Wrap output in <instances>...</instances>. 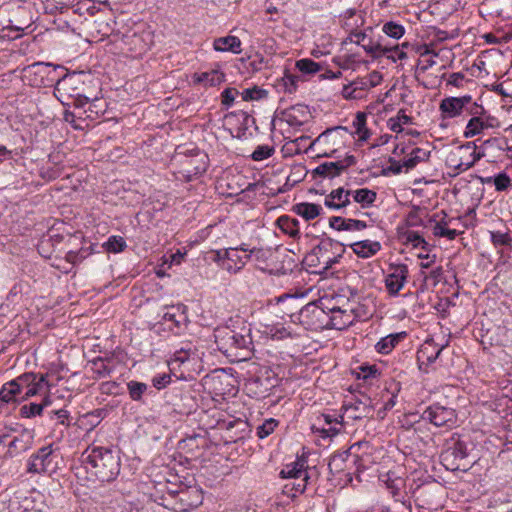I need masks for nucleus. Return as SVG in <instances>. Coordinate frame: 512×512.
I'll return each instance as SVG.
<instances>
[{
	"label": "nucleus",
	"mask_w": 512,
	"mask_h": 512,
	"mask_svg": "<svg viewBox=\"0 0 512 512\" xmlns=\"http://www.w3.org/2000/svg\"><path fill=\"white\" fill-rule=\"evenodd\" d=\"M86 469L101 482L114 481L120 473V457L108 447L94 446L82 454Z\"/></svg>",
	"instance_id": "f257e3e1"
},
{
	"label": "nucleus",
	"mask_w": 512,
	"mask_h": 512,
	"mask_svg": "<svg viewBox=\"0 0 512 512\" xmlns=\"http://www.w3.org/2000/svg\"><path fill=\"white\" fill-rule=\"evenodd\" d=\"M27 71L40 77L39 85L55 86L61 95L67 93L75 84V77L64 73V67L46 62H35L27 67Z\"/></svg>",
	"instance_id": "f03ea898"
},
{
	"label": "nucleus",
	"mask_w": 512,
	"mask_h": 512,
	"mask_svg": "<svg viewBox=\"0 0 512 512\" xmlns=\"http://www.w3.org/2000/svg\"><path fill=\"white\" fill-rule=\"evenodd\" d=\"M349 135H353V132H350L346 127L328 128L313 140L304 151L317 150V157H334L336 152L344 147L345 138Z\"/></svg>",
	"instance_id": "7ed1b4c3"
},
{
	"label": "nucleus",
	"mask_w": 512,
	"mask_h": 512,
	"mask_svg": "<svg viewBox=\"0 0 512 512\" xmlns=\"http://www.w3.org/2000/svg\"><path fill=\"white\" fill-rule=\"evenodd\" d=\"M215 339L219 350L228 355H237L238 351L249 353L253 345L249 332H237L229 327L216 329Z\"/></svg>",
	"instance_id": "20e7f679"
},
{
	"label": "nucleus",
	"mask_w": 512,
	"mask_h": 512,
	"mask_svg": "<svg viewBox=\"0 0 512 512\" xmlns=\"http://www.w3.org/2000/svg\"><path fill=\"white\" fill-rule=\"evenodd\" d=\"M179 162L180 169L177 172V179L190 182L206 172L208 156L203 151L195 149L190 154H185Z\"/></svg>",
	"instance_id": "39448f33"
},
{
	"label": "nucleus",
	"mask_w": 512,
	"mask_h": 512,
	"mask_svg": "<svg viewBox=\"0 0 512 512\" xmlns=\"http://www.w3.org/2000/svg\"><path fill=\"white\" fill-rule=\"evenodd\" d=\"M57 454L52 445H47L38 449V451L31 455L27 471L29 473H53L57 468Z\"/></svg>",
	"instance_id": "423d86ee"
},
{
	"label": "nucleus",
	"mask_w": 512,
	"mask_h": 512,
	"mask_svg": "<svg viewBox=\"0 0 512 512\" xmlns=\"http://www.w3.org/2000/svg\"><path fill=\"white\" fill-rule=\"evenodd\" d=\"M421 418L436 427L451 429L457 422L455 409L434 403L428 406L422 413Z\"/></svg>",
	"instance_id": "0eeeda50"
},
{
	"label": "nucleus",
	"mask_w": 512,
	"mask_h": 512,
	"mask_svg": "<svg viewBox=\"0 0 512 512\" xmlns=\"http://www.w3.org/2000/svg\"><path fill=\"white\" fill-rule=\"evenodd\" d=\"M328 318L326 307H321L317 302H310L303 306L298 314L299 322L307 329L317 330L325 327Z\"/></svg>",
	"instance_id": "6e6552de"
},
{
	"label": "nucleus",
	"mask_w": 512,
	"mask_h": 512,
	"mask_svg": "<svg viewBox=\"0 0 512 512\" xmlns=\"http://www.w3.org/2000/svg\"><path fill=\"white\" fill-rule=\"evenodd\" d=\"M351 41L360 45L367 54H369L373 58H380L383 55H386L388 52L392 50L398 51V45L393 47L383 45L381 42L373 41L371 37H369L364 32H355L351 34Z\"/></svg>",
	"instance_id": "1a4fd4ad"
},
{
	"label": "nucleus",
	"mask_w": 512,
	"mask_h": 512,
	"mask_svg": "<svg viewBox=\"0 0 512 512\" xmlns=\"http://www.w3.org/2000/svg\"><path fill=\"white\" fill-rule=\"evenodd\" d=\"M408 266L406 264H390L385 278V287L391 296L398 295L408 278Z\"/></svg>",
	"instance_id": "9d476101"
},
{
	"label": "nucleus",
	"mask_w": 512,
	"mask_h": 512,
	"mask_svg": "<svg viewBox=\"0 0 512 512\" xmlns=\"http://www.w3.org/2000/svg\"><path fill=\"white\" fill-rule=\"evenodd\" d=\"M178 510L180 512H188L197 508L203 502L202 491L197 487H185L176 492Z\"/></svg>",
	"instance_id": "9b49d317"
},
{
	"label": "nucleus",
	"mask_w": 512,
	"mask_h": 512,
	"mask_svg": "<svg viewBox=\"0 0 512 512\" xmlns=\"http://www.w3.org/2000/svg\"><path fill=\"white\" fill-rule=\"evenodd\" d=\"M507 142L503 137H490L482 141V158L487 162L496 163L505 157Z\"/></svg>",
	"instance_id": "f8f14e48"
},
{
	"label": "nucleus",
	"mask_w": 512,
	"mask_h": 512,
	"mask_svg": "<svg viewBox=\"0 0 512 512\" xmlns=\"http://www.w3.org/2000/svg\"><path fill=\"white\" fill-rule=\"evenodd\" d=\"M442 492V486L439 482L433 480L427 483L418 485L413 491L415 501L420 502V505H431L437 500V496Z\"/></svg>",
	"instance_id": "ddd939ff"
},
{
	"label": "nucleus",
	"mask_w": 512,
	"mask_h": 512,
	"mask_svg": "<svg viewBox=\"0 0 512 512\" xmlns=\"http://www.w3.org/2000/svg\"><path fill=\"white\" fill-rule=\"evenodd\" d=\"M310 116L308 107L303 104H296L280 111V118L292 127L302 126L309 120Z\"/></svg>",
	"instance_id": "4468645a"
},
{
	"label": "nucleus",
	"mask_w": 512,
	"mask_h": 512,
	"mask_svg": "<svg viewBox=\"0 0 512 512\" xmlns=\"http://www.w3.org/2000/svg\"><path fill=\"white\" fill-rule=\"evenodd\" d=\"M345 410L351 412L350 417L354 420L373 417L374 405L372 399L363 395L362 398H357L353 402L345 405Z\"/></svg>",
	"instance_id": "2eb2a0df"
},
{
	"label": "nucleus",
	"mask_w": 512,
	"mask_h": 512,
	"mask_svg": "<svg viewBox=\"0 0 512 512\" xmlns=\"http://www.w3.org/2000/svg\"><path fill=\"white\" fill-rule=\"evenodd\" d=\"M239 251L248 252V246L242 244L240 247L229 248L224 250L226 260L222 263V268L230 273H237L246 264L249 259H245L244 255H240Z\"/></svg>",
	"instance_id": "dca6fc26"
},
{
	"label": "nucleus",
	"mask_w": 512,
	"mask_h": 512,
	"mask_svg": "<svg viewBox=\"0 0 512 512\" xmlns=\"http://www.w3.org/2000/svg\"><path fill=\"white\" fill-rule=\"evenodd\" d=\"M152 38L150 31H134L131 34L125 35V43L130 47L131 51L141 55L150 49Z\"/></svg>",
	"instance_id": "f3484780"
},
{
	"label": "nucleus",
	"mask_w": 512,
	"mask_h": 512,
	"mask_svg": "<svg viewBox=\"0 0 512 512\" xmlns=\"http://www.w3.org/2000/svg\"><path fill=\"white\" fill-rule=\"evenodd\" d=\"M326 309L331 313V315L328 314V318L325 321L326 328L343 330L352 325L354 318L346 310H342L339 307H326Z\"/></svg>",
	"instance_id": "a211bd4d"
},
{
	"label": "nucleus",
	"mask_w": 512,
	"mask_h": 512,
	"mask_svg": "<svg viewBox=\"0 0 512 512\" xmlns=\"http://www.w3.org/2000/svg\"><path fill=\"white\" fill-rule=\"evenodd\" d=\"M332 245L331 238L322 239L320 243L304 257V263L310 268H319V272H323L321 256H324V251H330Z\"/></svg>",
	"instance_id": "6ab92c4d"
},
{
	"label": "nucleus",
	"mask_w": 512,
	"mask_h": 512,
	"mask_svg": "<svg viewBox=\"0 0 512 512\" xmlns=\"http://www.w3.org/2000/svg\"><path fill=\"white\" fill-rule=\"evenodd\" d=\"M466 456L467 455L465 453L464 446L461 443H456L453 447H450L442 452L440 459L441 463L446 467V469L455 471L459 470L461 465L454 463V460H463L466 458Z\"/></svg>",
	"instance_id": "aec40b11"
},
{
	"label": "nucleus",
	"mask_w": 512,
	"mask_h": 512,
	"mask_svg": "<svg viewBox=\"0 0 512 512\" xmlns=\"http://www.w3.org/2000/svg\"><path fill=\"white\" fill-rule=\"evenodd\" d=\"M475 142H468L466 145L459 147V163L457 168L462 171L469 169L478 159L480 152L476 151Z\"/></svg>",
	"instance_id": "412c9836"
},
{
	"label": "nucleus",
	"mask_w": 512,
	"mask_h": 512,
	"mask_svg": "<svg viewBox=\"0 0 512 512\" xmlns=\"http://www.w3.org/2000/svg\"><path fill=\"white\" fill-rule=\"evenodd\" d=\"M329 226L336 231H361L367 227L365 221L332 216L329 219Z\"/></svg>",
	"instance_id": "4be33fe9"
},
{
	"label": "nucleus",
	"mask_w": 512,
	"mask_h": 512,
	"mask_svg": "<svg viewBox=\"0 0 512 512\" xmlns=\"http://www.w3.org/2000/svg\"><path fill=\"white\" fill-rule=\"evenodd\" d=\"M351 190H345L340 187L336 190L331 191L329 195L325 197L324 204L330 209L339 210L350 204Z\"/></svg>",
	"instance_id": "5701e85b"
},
{
	"label": "nucleus",
	"mask_w": 512,
	"mask_h": 512,
	"mask_svg": "<svg viewBox=\"0 0 512 512\" xmlns=\"http://www.w3.org/2000/svg\"><path fill=\"white\" fill-rule=\"evenodd\" d=\"M386 476V488L388 489L392 498L396 502H401L404 504L406 502V493L404 491L405 480L402 477H392L390 473H388Z\"/></svg>",
	"instance_id": "b1692460"
},
{
	"label": "nucleus",
	"mask_w": 512,
	"mask_h": 512,
	"mask_svg": "<svg viewBox=\"0 0 512 512\" xmlns=\"http://www.w3.org/2000/svg\"><path fill=\"white\" fill-rule=\"evenodd\" d=\"M353 252L361 258H370L381 250L378 241L363 240L350 245Z\"/></svg>",
	"instance_id": "393cba45"
},
{
	"label": "nucleus",
	"mask_w": 512,
	"mask_h": 512,
	"mask_svg": "<svg viewBox=\"0 0 512 512\" xmlns=\"http://www.w3.org/2000/svg\"><path fill=\"white\" fill-rule=\"evenodd\" d=\"M213 48L219 52L241 53V40L236 36H225L216 38L213 42Z\"/></svg>",
	"instance_id": "a878e982"
},
{
	"label": "nucleus",
	"mask_w": 512,
	"mask_h": 512,
	"mask_svg": "<svg viewBox=\"0 0 512 512\" xmlns=\"http://www.w3.org/2000/svg\"><path fill=\"white\" fill-rule=\"evenodd\" d=\"M31 435L29 432H22L19 436H14L10 442L8 443V451L9 456H14L25 452L31 446Z\"/></svg>",
	"instance_id": "bb28decb"
},
{
	"label": "nucleus",
	"mask_w": 512,
	"mask_h": 512,
	"mask_svg": "<svg viewBox=\"0 0 512 512\" xmlns=\"http://www.w3.org/2000/svg\"><path fill=\"white\" fill-rule=\"evenodd\" d=\"M292 211L303 217L306 221H309L318 217L322 213L323 208L319 204L302 202L295 204L292 207Z\"/></svg>",
	"instance_id": "cd10ccee"
},
{
	"label": "nucleus",
	"mask_w": 512,
	"mask_h": 512,
	"mask_svg": "<svg viewBox=\"0 0 512 512\" xmlns=\"http://www.w3.org/2000/svg\"><path fill=\"white\" fill-rule=\"evenodd\" d=\"M342 174V166L338 165V162H325L317 166L313 171L312 175L314 178H335Z\"/></svg>",
	"instance_id": "c85d7f7f"
},
{
	"label": "nucleus",
	"mask_w": 512,
	"mask_h": 512,
	"mask_svg": "<svg viewBox=\"0 0 512 512\" xmlns=\"http://www.w3.org/2000/svg\"><path fill=\"white\" fill-rule=\"evenodd\" d=\"M405 337V333H395L381 338L375 345V349L380 354H389L401 339Z\"/></svg>",
	"instance_id": "c756f323"
},
{
	"label": "nucleus",
	"mask_w": 512,
	"mask_h": 512,
	"mask_svg": "<svg viewBox=\"0 0 512 512\" xmlns=\"http://www.w3.org/2000/svg\"><path fill=\"white\" fill-rule=\"evenodd\" d=\"M277 225L282 232L293 238L300 235L299 220L288 215H282L277 219Z\"/></svg>",
	"instance_id": "7c9ffc66"
},
{
	"label": "nucleus",
	"mask_w": 512,
	"mask_h": 512,
	"mask_svg": "<svg viewBox=\"0 0 512 512\" xmlns=\"http://www.w3.org/2000/svg\"><path fill=\"white\" fill-rule=\"evenodd\" d=\"M332 246L331 250L334 248L336 250H339L338 253H334V255H330V251H324V256H321L322 258V264H323V272L329 270L332 268L336 263L339 262L340 258L342 257L343 253L345 252V248L343 244L340 242L332 239Z\"/></svg>",
	"instance_id": "2f4dec72"
},
{
	"label": "nucleus",
	"mask_w": 512,
	"mask_h": 512,
	"mask_svg": "<svg viewBox=\"0 0 512 512\" xmlns=\"http://www.w3.org/2000/svg\"><path fill=\"white\" fill-rule=\"evenodd\" d=\"M493 185L498 192L506 191L511 187V178L505 172H500L495 176L482 177V185Z\"/></svg>",
	"instance_id": "473e14b6"
},
{
	"label": "nucleus",
	"mask_w": 512,
	"mask_h": 512,
	"mask_svg": "<svg viewBox=\"0 0 512 512\" xmlns=\"http://www.w3.org/2000/svg\"><path fill=\"white\" fill-rule=\"evenodd\" d=\"M195 82L203 84L204 86H217L225 81V74L218 71L212 70L209 72H203L201 74H195Z\"/></svg>",
	"instance_id": "72a5a7b5"
},
{
	"label": "nucleus",
	"mask_w": 512,
	"mask_h": 512,
	"mask_svg": "<svg viewBox=\"0 0 512 512\" xmlns=\"http://www.w3.org/2000/svg\"><path fill=\"white\" fill-rule=\"evenodd\" d=\"M462 109V102L456 97H447L440 103L441 112L449 118L459 115Z\"/></svg>",
	"instance_id": "f704fd0d"
},
{
	"label": "nucleus",
	"mask_w": 512,
	"mask_h": 512,
	"mask_svg": "<svg viewBox=\"0 0 512 512\" xmlns=\"http://www.w3.org/2000/svg\"><path fill=\"white\" fill-rule=\"evenodd\" d=\"M306 464L307 460L305 458H298L297 461L286 465L285 468L280 472V475L282 478L299 479Z\"/></svg>",
	"instance_id": "c9c22d12"
},
{
	"label": "nucleus",
	"mask_w": 512,
	"mask_h": 512,
	"mask_svg": "<svg viewBox=\"0 0 512 512\" xmlns=\"http://www.w3.org/2000/svg\"><path fill=\"white\" fill-rule=\"evenodd\" d=\"M443 347H436L432 343L426 342L418 352V360H426L428 363H433L439 357Z\"/></svg>",
	"instance_id": "e433bc0d"
},
{
	"label": "nucleus",
	"mask_w": 512,
	"mask_h": 512,
	"mask_svg": "<svg viewBox=\"0 0 512 512\" xmlns=\"http://www.w3.org/2000/svg\"><path fill=\"white\" fill-rule=\"evenodd\" d=\"M475 70L480 71V66L474 65L470 70H467L466 74L461 73V72L452 73L449 76L447 84L453 85L455 87H463L464 82L465 83H474V81L471 80L467 74H469L470 76H474Z\"/></svg>",
	"instance_id": "4c0bfd02"
},
{
	"label": "nucleus",
	"mask_w": 512,
	"mask_h": 512,
	"mask_svg": "<svg viewBox=\"0 0 512 512\" xmlns=\"http://www.w3.org/2000/svg\"><path fill=\"white\" fill-rule=\"evenodd\" d=\"M353 199L356 203H360L362 207H366L371 205L376 200V192L368 189L361 188L355 191H352Z\"/></svg>",
	"instance_id": "58836bf2"
},
{
	"label": "nucleus",
	"mask_w": 512,
	"mask_h": 512,
	"mask_svg": "<svg viewBox=\"0 0 512 512\" xmlns=\"http://www.w3.org/2000/svg\"><path fill=\"white\" fill-rule=\"evenodd\" d=\"M452 220L449 222L439 221L435 223L433 228V233L438 237H446L450 240L455 239V237L459 234V231L455 228H451L449 225Z\"/></svg>",
	"instance_id": "ea45409f"
},
{
	"label": "nucleus",
	"mask_w": 512,
	"mask_h": 512,
	"mask_svg": "<svg viewBox=\"0 0 512 512\" xmlns=\"http://www.w3.org/2000/svg\"><path fill=\"white\" fill-rule=\"evenodd\" d=\"M19 394V385L13 381L7 382L0 390V401L5 403L16 401Z\"/></svg>",
	"instance_id": "a19ab883"
},
{
	"label": "nucleus",
	"mask_w": 512,
	"mask_h": 512,
	"mask_svg": "<svg viewBox=\"0 0 512 512\" xmlns=\"http://www.w3.org/2000/svg\"><path fill=\"white\" fill-rule=\"evenodd\" d=\"M184 310H185L184 306H178L177 307V311L179 312L178 314L176 312L168 311L164 314L163 318L165 321L172 322L175 325V327L180 329L182 326H186V322H187V316H186Z\"/></svg>",
	"instance_id": "79ce46f5"
},
{
	"label": "nucleus",
	"mask_w": 512,
	"mask_h": 512,
	"mask_svg": "<svg viewBox=\"0 0 512 512\" xmlns=\"http://www.w3.org/2000/svg\"><path fill=\"white\" fill-rule=\"evenodd\" d=\"M295 67L303 74L312 75L321 70V66L319 63L313 61L309 58H303L297 60L295 63Z\"/></svg>",
	"instance_id": "37998d69"
},
{
	"label": "nucleus",
	"mask_w": 512,
	"mask_h": 512,
	"mask_svg": "<svg viewBox=\"0 0 512 512\" xmlns=\"http://www.w3.org/2000/svg\"><path fill=\"white\" fill-rule=\"evenodd\" d=\"M309 139V137L301 136L296 138L295 140L287 142L282 147V152L284 153V156H293L296 154H300L302 151V143L306 142Z\"/></svg>",
	"instance_id": "c03bdc74"
},
{
	"label": "nucleus",
	"mask_w": 512,
	"mask_h": 512,
	"mask_svg": "<svg viewBox=\"0 0 512 512\" xmlns=\"http://www.w3.org/2000/svg\"><path fill=\"white\" fill-rule=\"evenodd\" d=\"M284 91L286 93L292 94L295 93L298 88V82L300 81V76L292 74L289 70L285 69L284 75L282 77Z\"/></svg>",
	"instance_id": "a18cd8bd"
},
{
	"label": "nucleus",
	"mask_w": 512,
	"mask_h": 512,
	"mask_svg": "<svg viewBox=\"0 0 512 512\" xmlns=\"http://www.w3.org/2000/svg\"><path fill=\"white\" fill-rule=\"evenodd\" d=\"M105 249L111 253L122 252L126 247V241L121 236H110L104 244Z\"/></svg>",
	"instance_id": "49530a36"
},
{
	"label": "nucleus",
	"mask_w": 512,
	"mask_h": 512,
	"mask_svg": "<svg viewBox=\"0 0 512 512\" xmlns=\"http://www.w3.org/2000/svg\"><path fill=\"white\" fill-rule=\"evenodd\" d=\"M127 388L130 398L134 401H140L147 390V385L138 381H130L127 383Z\"/></svg>",
	"instance_id": "de8ad7c7"
},
{
	"label": "nucleus",
	"mask_w": 512,
	"mask_h": 512,
	"mask_svg": "<svg viewBox=\"0 0 512 512\" xmlns=\"http://www.w3.org/2000/svg\"><path fill=\"white\" fill-rule=\"evenodd\" d=\"M503 444L504 443L501 438L494 435H490L485 439L484 444L482 445V450L484 449L491 454H494L496 452L500 454L503 452Z\"/></svg>",
	"instance_id": "09e8293b"
},
{
	"label": "nucleus",
	"mask_w": 512,
	"mask_h": 512,
	"mask_svg": "<svg viewBox=\"0 0 512 512\" xmlns=\"http://www.w3.org/2000/svg\"><path fill=\"white\" fill-rule=\"evenodd\" d=\"M248 252V254L244 255V258L253 260L259 264L265 263L267 259L271 256L270 250L263 248H253L251 250L248 249Z\"/></svg>",
	"instance_id": "8fccbe9b"
},
{
	"label": "nucleus",
	"mask_w": 512,
	"mask_h": 512,
	"mask_svg": "<svg viewBox=\"0 0 512 512\" xmlns=\"http://www.w3.org/2000/svg\"><path fill=\"white\" fill-rule=\"evenodd\" d=\"M50 402L48 399H44L42 403H30L29 405H24L21 407V414L25 417H34L36 415H40L43 408L47 406Z\"/></svg>",
	"instance_id": "3c124183"
},
{
	"label": "nucleus",
	"mask_w": 512,
	"mask_h": 512,
	"mask_svg": "<svg viewBox=\"0 0 512 512\" xmlns=\"http://www.w3.org/2000/svg\"><path fill=\"white\" fill-rule=\"evenodd\" d=\"M382 30L387 36L394 39H400L405 32V29L402 25L392 21L385 23Z\"/></svg>",
	"instance_id": "603ef678"
},
{
	"label": "nucleus",
	"mask_w": 512,
	"mask_h": 512,
	"mask_svg": "<svg viewBox=\"0 0 512 512\" xmlns=\"http://www.w3.org/2000/svg\"><path fill=\"white\" fill-rule=\"evenodd\" d=\"M266 96H267V91L259 88L258 86H254L252 88L245 89L241 93V97L244 101L260 100Z\"/></svg>",
	"instance_id": "864d4df0"
},
{
	"label": "nucleus",
	"mask_w": 512,
	"mask_h": 512,
	"mask_svg": "<svg viewBox=\"0 0 512 512\" xmlns=\"http://www.w3.org/2000/svg\"><path fill=\"white\" fill-rule=\"evenodd\" d=\"M277 425L278 422L273 418L265 420L260 426H258L257 436L261 439L266 438L275 430Z\"/></svg>",
	"instance_id": "5fc2aeb1"
},
{
	"label": "nucleus",
	"mask_w": 512,
	"mask_h": 512,
	"mask_svg": "<svg viewBox=\"0 0 512 512\" xmlns=\"http://www.w3.org/2000/svg\"><path fill=\"white\" fill-rule=\"evenodd\" d=\"M274 151V147L272 146L259 145L254 150L251 157L254 161H262L272 156Z\"/></svg>",
	"instance_id": "6e6d98bb"
},
{
	"label": "nucleus",
	"mask_w": 512,
	"mask_h": 512,
	"mask_svg": "<svg viewBox=\"0 0 512 512\" xmlns=\"http://www.w3.org/2000/svg\"><path fill=\"white\" fill-rule=\"evenodd\" d=\"M428 156L425 151L420 148H415L412 152V156L404 161L403 166L407 169L414 168L419 162L423 161L424 158Z\"/></svg>",
	"instance_id": "4d7b16f0"
},
{
	"label": "nucleus",
	"mask_w": 512,
	"mask_h": 512,
	"mask_svg": "<svg viewBox=\"0 0 512 512\" xmlns=\"http://www.w3.org/2000/svg\"><path fill=\"white\" fill-rule=\"evenodd\" d=\"M45 380H46V377L44 375H41L34 383H32L31 385H28L26 387V391L21 398L23 400H25V399L39 393L43 388V384L45 383Z\"/></svg>",
	"instance_id": "13d9d810"
},
{
	"label": "nucleus",
	"mask_w": 512,
	"mask_h": 512,
	"mask_svg": "<svg viewBox=\"0 0 512 512\" xmlns=\"http://www.w3.org/2000/svg\"><path fill=\"white\" fill-rule=\"evenodd\" d=\"M491 236V241L493 244L497 246H508L511 244V237L507 232H500V231H489Z\"/></svg>",
	"instance_id": "bf43d9fd"
},
{
	"label": "nucleus",
	"mask_w": 512,
	"mask_h": 512,
	"mask_svg": "<svg viewBox=\"0 0 512 512\" xmlns=\"http://www.w3.org/2000/svg\"><path fill=\"white\" fill-rule=\"evenodd\" d=\"M406 240L415 248L421 247L422 249L426 250L428 247V243L424 240V238L415 231H408L406 234Z\"/></svg>",
	"instance_id": "052dcab7"
},
{
	"label": "nucleus",
	"mask_w": 512,
	"mask_h": 512,
	"mask_svg": "<svg viewBox=\"0 0 512 512\" xmlns=\"http://www.w3.org/2000/svg\"><path fill=\"white\" fill-rule=\"evenodd\" d=\"M63 119L65 122L70 123L74 129L82 130L84 127L82 126V116H77L74 112L66 110L63 114Z\"/></svg>",
	"instance_id": "680f3d73"
},
{
	"label": "nucleus",
	"mask_w": 512,
	"mask_h": 512,
	"mask_svg": "<svg viewBox=\"0 0 512 512\" xmlns=\"http://www.w3.org/2000/svg\"><path fill=\"white\" fill-rule=\"evenodd\" d=\"M239 92L236 88L228 87L224 89V91L221 93V103L226 108H229L233 105L236 95H238Z\"/></svg>",
	"instance_id": "e2e57ef3"
},
{
	"label": "nucleus",
	"mask_w": 512,
	"mask_h": 512,
	"mask_svg": "<svg viewBox=\"0 0 512 512\" xmlns=\"http://www.w3.org/2000/svg\"><path fill=\"white\" fill-rule=\"evenodd\" d=\"M99 99L95 98L92 101H89V106L87 109L83 111L86 115V118L95 119L100 114L104 113V109L98 105Z\"/></svg>",
	"instance_id": "0e129e2a"
},
{
	"label": "nucleus",
	"mask_w": 512,
	"mask_h": 512,
	"mask_svg": "<svg viewBox=\"0 0 512 512\" xmlns=\"http://www.w3.org/2000/svg\"><path fill=\"white\" fill-rule=\"evenodd\" d=\"M301 481L305 483V488L312 482H315L318 478V471L316 467H309L307 464L301 473Z\"/></svg>",
	"instance_id": "69168bd1"
},
{
	"label": "nucleus",
	"mask_w": 512,
	"mask_h": 512,
	"mask_svg": "<svg viewBox=\"0 0 512 512\" xmlns=\"http://www.w3.org/2000/svg\"><path fill=\"white\" fill-rule=\"evenodd\" d=\"M351 83H352V87L354 88L356 93H359L360 98L363 97L364 93L367 90H369L371 88V85H372L370 82H368L366 77L358 78V79L352 81Z\"/></svg>",
	"instance_id": "338daca9"
},
{
	"label": "nucleus",
	"mask_w": 512,
	"mask_h": 512,
	"mask_svg": "<svg viewBox=\"0 0 512 512\" xmlns=\"http://www.w3.org/2000/svg\"><path fill=\"white\" fill-rule=\"evenodd\" d=\"M478 133H480V116H474L470 119L464 135L466 137H472Z\"/></svg>",
	"instance_id": "774afa93"
}]
</instances>
